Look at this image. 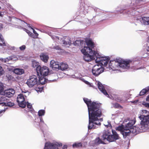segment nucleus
Listing matches in <instances>:
<instances>
[{
    "instance_id": "14",
    "label": "nucleus",
    "mask_w": 149,
    "mask_h": 149,
    "mask_svg": "<svg viewBox=\"0 0 149 149\" xmlns=\"http://www.w3.org/2000/svg\"><path fill=\"white\" fill-rule=\"evenodd\" d=\"M15 91L13 89H9L3 91L1 92L0 95L5 96L6 97L8 98L12 97L15 93Z\"/></svg>"
},
{
    "instance_id": "12",
    "label": "nucleus",
    "mask_w": 149,
    "mask_h": 149,
    "mask_svg": "<svg viewBox=\"0 0 149 149\" xmlns=\"http://www.w3.org/2000/svg\"><path fill=\"white\" fill-rule=\"evenodd\" d=\"M25 99L23 94H20L17 97V101L18 105L20 107L24 108L26 106V102H25Z\"/></svg>"
},
{
    "instance_id": "17",
    "label": "nucleus",
    "mask_w": 149,
    "mask_h": 149,
    "mask_svg": "<svg viewBox=\"0 0 149 149\" xmlns=\"http://www.w3.org/2000/svg\"><path fill=\"white\" fill-rule=\"evenodd\" d=\"M132 133L133 134H136V132H135L134 130H133L132 129H131V130H125V128L124 130L121 131V134L123 135V137L124 138H125L127 136H130L131 133Z\"/></svg>"
},
{
    "instance_id": "43",
    "label": "nucleus",
    "mask_w": 149,
    "mask_h": 149,
    "mask_svg": "<svg viewBox=\"0 0 149 149\" xmlns=\"http://www.w3.org/2000/svg\"><path fill=\"white\" fill-rule=\"evenodd\" d=\"M32 29L33 30V33L35 35V36H34L35 37V38H36L38 36V33H37V32L35 31V30L33 29V28Z\"/></svg>"
},
{
    "instance_id": "54",
    "label": "nucleus",
    "mask_w": 149,
    "mask_h": 149,
    "mask_svg": "<svg viewBox=\"0 0 149 149\" xmlns=\"http://www.w3.org/2000/svg\"><path fill=\"white\" fill-rule=\"evenodd\" d=\"M79 79L80 80H81V81H83V82H84V81H85L86 80H85L83 78H79Z\"/></svg>"
},
{
    "instance_id": "22",
    "label": "nucleus",
    "mask_w": 149,
    "mask_h": 149,
    "mask_svg": "<svg viewBox=\"0 0 149 149\" xmlns=\"http://www.w3.org/2000/svg\"><path fill=\"white\" fill-rule=\"evenodd\" d=\"M13 72L15 74L21 75L24 73V70L22 69L16 68L14 70Z\"/></svg>"
},
{
    "instance_id": "25",
    "label": "nucleus",
    "mask_w": 149,
    "mask_h": 149,
    "mask_svg": "<svg viewBox=\"0 0 149 149\" xmlns=\"http://www.w3.org/2000/svg\"><path fill=\"white\" fill-rule=\"evenodd\" d=\"M149 91V86H148L144 88L140 92L139 95L142 96L146 94Z\"/></svg>"
},
{
    "instance_id": "32",
    "label": "nucleus",
    "mask_w": 149,
    "mask_h": 149,
    "mask_svg": "<svg viewBox=\"0 0 149 149\" xmlns=\"http://www.w3.org/2000/svg\"><path fill=\"white\" fill-rule=\"evenodd\" d=\"M5 96L2 95L0 97V102H6L8 99H7Z\"/></svg>"
},
{
    "instance_id": "46",
    "label": "nucleus",
    "mask_w": 149,
    "mask_h": 149,
    "mask_svg": "<svg viewBox=\"0 0 149 149\" xmlns=\"http://www.w3.org/2000/svg\"><path fill=\"white\" fill-rule=\"evenodd\" d=\"M108 125H105V126H107V127L109 126L111 128L112 127V126L111 123V122L109 121H108Z\"/></svg>"
},
{
    "instance_id": "23",
    "label": "nucleus",
    "mask_w": 149,
    "mask_h": 149,
    "mask_svg": "<svg viewBox=\"0 0 149 149\" xmlns=\"http://www.w3.org/2000/svg\"><path fill=\"white\" fill-rule=\"evenodd\" d=\"M73 44L75 46H83L85 45L84 42L81 40H77L73 42Z\"/></svg>"
},
{
    "instance_id": "63",
    "label": "nucleus",
    "mask_w": 149,
    "mask_h": 149,
    "mask_svg": "<svg viewBox=\"0 0 149 149\" xmlns=\"http://www.w3.org/2000/svg\"><path fill=\"white\" fill-rule=\"evenodd\" d=\"M55 38H58V37L57 36H52V39H55Z\"/></svg>"
},
{
    "instance_id": "34",
    "label": "nucleus",
    "mask_w": 149,
    "mask_h": 149,
    "mask_svg": "<svg viewBox=\"0 0 149 149\" xmlns=\"http://www.w3.org/2000/svg\"><path fill=\"white\" fill-rule=\"evenodd\" d=\"M13 59L12 56H10L5 58L4 63H8V62L10 60H12Z\"/></svg>"
},
{
    "instance_id": "16",
    "label": "nucleus",
    "mask_w": 149,
    "mask_h": 149,
    "mask_svg": "<svg viewBox=\"0 0 149 149\" xmlns=\"http://www.w3.org/2000/svg\"><path fill=\"white\" fill-rule=\"evenodd\" d=\"M97 85L100 91L107 97H109V95L105 89L104 85H103L100 82L98 81L97 83Z\"/></svg>"
},
{
    "instance_id": "30",
    "label": "nucleus",
    "mask_w": 149,
    "mask_h": 149,
    "mask_svg": "<svg viewBox=\"0 0 149 149\" xmlns=\"http://www.w3.org/2000/svg\"><path fill=\"white\" fill-rule=\"evenodd\" d=\"M124 125H119L116 128V130H118L120 131L121 133V131L124 130Z\"/></svg>"
},
{
    "instance_id": "35",
    "label": "nucleus",
    "mask_w": 149,
    "mask_h": 149,
    "mask_svg": "<svg viewBox=\"0 0 149 149\" xmlns=\"http://www.w3.org/2000/svg\"><path fill=\"white\" fill-rule=\"evenodd\" d=\"M63 43L67 47H68L69 46H70V41L69 40L68 42L66 41L65 40H63Z\"/></svg>"
},
{
    "instance_id": "48",
    "label": "nucleus",
    "mask_w": 149,
    "mask_h": 149,
    "mask_svg": "<svg viewBox=\"0 0 149 149\" xmlns=\"http://www.w3.org/2000/svg\"><path fill=\"white\" fill-rule=\"evenodd\" d=\"M30 93L28 91V92H26V93L24 95V96H25L26 97L27 96L29 95L30 94Z\"/></svg>"
},
{
    "instance_id": "15",
    "label": "nucleus",
    "mask_w": 149,
    "mask_h": 149,
    "mask_svg": "<svg viewBox=\"0 0 149 149\" xmlns=\"http://www.w3.org/2000/svg\"><path fill=\"white\" fill-rule=\"evenodd\" d=\"M60 64L57 61L52 60L50 62V67L54 70H59Z\"/></svg>"
},
{
    "instance_id": "37",
    "label": "nucleus",
    "mask_w": 149,
    "mask_h": 149,
    "mask_svg": "<svg viewBox=\"0 0 149 149\" xmlns=\"http://www.w3.org/2000/svg\"><path fill=\"white\" fill-rule=\"evenodd\" d=\"M3 84L1 82H0V95L1 93L3 91Z\"/></svg>"
},
{
    "instance_id": "9",
    "label": "nucleus",
    "mask_w": 149,
    "mask_h": 149,
    "mask_svg": "<svg viewBox=\"0 0 149 149\" xmlns=\"http://www.w3.org/2000/svg\"><path fill=\"white\" fill-rule=\"evenodd\" d=\"M104 70V68L101 65L97 64L95 65L93 67L92 72L93 75L95 77H97L102 73Z\"/></svg>"
},
{
    "instance_id": "24",
    "label": "nucleus",
    "mask_w": 149,
    "mask_h": 149,
    "mask_svg": "<svg viewBox=\"0 0 149 149\" xmlns=\"http://www.w3.org/2000/svg\"><path fill=\"white\" fill-rule=\"evenodd\" d=\"M94 144L97 145H98L100 144H105L104 142L102 141L99 137L96 138L94 140Z\"/></svg>"
},
{
    "instance_id": "27",
    "label": "nucleus",
    "mask_w": 149,
    "mask_h": 149,
    "mask_svg": "<svg viewBox=\"0 0 149 149\" xmlns=\"http://www.w3.org/2000/svg\"><path fill=\"white\" fill-rule=\"evenodd\" d=\"M6 45L2 35L0 33V46H5Z\"/></svg>"
},
{
    "instance_id": "56",
    "label": "nucleus",
    "mask_w": 149,
    "mask_h": 149,
    "mask_svg": "<svg viewBox=\"0 0 149 149\" xmlns=\"http://www.w3.org/2000/svg\"><path fill=\"white\" fill-rule=\"evenodd\" d=\"M138 100H134V101H132L131 102L132 103H133L134 104V103H137L138 102Z\"/></svg>"
},
{
    "instance_id": "31",
    "label": "nucleus",
    "mask_w": 149,
    "mask_h": 149,
    "mask_svg": "<svg viewBox=\"0 0 149 149\" xmlns=\"http://www.w3.org/2000/svg\"><path fill=\"white\" fill-rule=\"evenodd\" d=\"M39 119L40 120V123L36 122V121H35V123L36 124V125H40V123H42L44 125H45L46 126V124L44 122V121L42 118L41 117H39Z\"/></svg>"
},
{
    "instance_id": "41",
    "label": "nucleus",
    "mask_w": 149,
    "mask_h": 149,
    "mask_svg": "<svg viewBox=\"0 0 149 149\" xmlns=\"http://www.w3.org/2000/svg\"><path fill=\"white\" fill-rule=\"evenodd\" d=\"M26 48V46L24 45H22L21 46L19 47V48L20 50L23 51Z\"/></svg>"
},
{
    "instance_id": "36",
    "label": "nucleus",
    "mask_w": 149,
    "mask_h": 149,
    "mask_svg": "<svg viewBox=\"0 0 149 149\" xmlns=\"http://www.w3.org/2000/svg\"><path fill=\"white\" fill-rule=\"evenodd\" d=\"M113 107H114L116 108H122V107L119 104L116 103L113 104Z\"/></svg>"
},
{
    "instance_id": "53",
    "label": "nucleus",
    "mask_w": 149,
    "mask_h": 149,
    "mask_svg": "<svg viewBox=\"0 0 149 149\" xmlns=\"http://www.w3.org/2000/svg\"><path fill=\"white\" fill-rule=\"evenodd\" d=\"M13 77L11 75H9V77H8V78L9 79H13Z\"/></svg>"
},
{
    "instance_id": "28",
    "label": "nucleus",
    "mask_w": 149,
    "mask_h": 149,
    "mask_svg": "<svg viewBox=\"0 0 149 149\" xmlns=\"http://www.w3.org/2000/svg\"><path fill=\"white\" fill-rule=\"evenodd\" d=\"M24 30L29 35L33 38H35V37L34 36V35L29 30L26 29V28L24 29Z\"/></svg>"
},
{
    "instance_id": "6",
    "label": "nucleus",
    "mask_w": 149,
    "mask_h": 149,
    "mask_svg": "<svg viewBox=\"0 0 149 149\" xmlns=\"http://www.w3.org/2000/svg\"><path fill=\"white\" fill-rule=\"evenodd\" d=\"M139 118L141 120L140 124L138 125L140 132H144L148 128L149 124V115H140L139 116Z\"/></svg>"
},
{
    "instance_id": "45",
    "label": "nucleus",
    "mask_w": 149,
    "mask_h": 149,
    "mask_svg": "<svg viewBox=\"0 0 149 149\" xmlns=\"http://www.w3.org/2000/svg\"><path fill=\"white\" fill-rule=\"evenodd\" d=\"M9 49L13 50H16V48L14 46H9Z\"/></svg>"
},
{
    "instance_id": "44",
    "label": "nucleus",
    "mask_w": 149,
    "mask_h": 149,
    "mask_svg": "<svg viewBox=\"0 0 149 149\" xmlns=\"http://www.w3.org/2000/svg\"><path fill=\"white\" fill-rule=\"evenodd\" d=\"M54 49L57 50H61V48L59 46H54Z\"/></svg>"
},
{
    "instance_id": "51",
    "label": "nucleus",
    "mask_w": 149,
    "mask_h": 149,
    "mask_svg": "<svg viewBox=\"0 0 149 149\" xmlns=\"http://www.w3.org/2000/svg\"><path fill=\"white\" fill-rule=\"evenodd\" d=\"M94 10L95 12H96V13L97 12H98V11H99L100 10V9L95 8L94 9Z\"/></svg>"
},
{
    "instance_id": "26",
    "label": "nucleus",
    "mask_w": 149,
    "mask_h": 149,
    "mask_svg": "<svg viewBox=\"0 0 149 149\" xmlns=\"http://www.w3.org/2000/svg\"><path fill=\"white\" fill-rule=\"evenodd\" d=\"M117 12H119L120 13H123V14H131L129 9L126 10L125 9L121 8L120 10H117Z\"/></svg>"
},
{
    "instance_id": "58",
    "label": "nucleus",
    "mask_w": 149,
    "mask_h": 149,
    "mask_svg": "<svg viewBox=\"0 0 149 149\" xmlns=\"http://www.w3.org/2000/svg\"><path fill=\"white\" fill-rule=\"evenodd\" d=\"M143 112L146 113H148V112L146 110H143Z\"/></svg>"
},
{
    "instance_id": "21",
    "label": "nucleus",
    "mask_w": 149,
    "mask_h": 149,
    "mask_svg": "<svg viewBox=\"0 0 149 149\" xmlns=\"http://www.w3.org/2000/svg\"><path fill=\"white\" fill-rule=\"evenodd\" d=\"M41 59L45 63H47L49 59V56L46 54L42 53L40 55Z\"/></svg>"
},
{
    "instance_id": "29",
    "label": "nucleus",
    "mask_w": 149,
    "mask_h": 149,
    "mask_svg": "<svg viewBox=\"0 0 149 149\" xmlns=\"http://www.w3.org/2000/svg\"><path fill=\"white\" fill-rule=\"evenodd\" d=\"M38 113L39 117H41L42 116L44 115L45 113V111L44 109L40 110L38 112Z\"/></svg>"
},
{
    "instance_id": "2",
    "label": "nucleus",
    "mask_w": 149,
    "mask_h": 149,
    "mask_svg": "<svg viewBox=\"0 0 149 149\" xmlns=\"http://www.w3.org/2000/svg\"><path fill=\"white\" fill-rule=\"evenodd\" d=\"M85 41L87 46H84L81 51L84 55V60L86 61H90L95 59V51L94 49V43L90 38H86Z\"/></svg>"
},
{
    "instance_id": "64",
    "label": "nucleus",
    "mask_w": 149,
    "mask_h": 149,
    "mask_svg": "<svg viewBox=\"0 0 149 149\" xmlns=\"http://www.w3.org/2000/svg\"><path fill=\"white\" fill-rule=\"evenodd\" d=\"M147 42L149 43V37L147 38Z\"/></svg>"
},
{
    "instance_id": "39",
    "label": "nucleus",
    "mask_w": 149,
    "mask_h": 149,
    "mask_svg": "<svg viewBox=\"0 0 149 149\" xmlns=\"http://www.w3.org/2000/svg\"><path fill=\"white\" fill-rule=\"evenodd\" d=\"M4 72L3 69L2 67L0 65V76H1Z\"/></svg>"
},
{
    "instance_id": "10",
    "label": "nucleus",
    "mask_w": 149,
    "mask_h": 149,
    "mask_svg": "<svg viewBox=\"0 0 149 149\" xmlns=\"http://www.w3.org/2000/svg\"><path fill=\"white\" fill-rule=\"evenodd\" d=\"M62 143L57 142H47L45 143L44 149H58V147L62 146Z\"/></svg>"
},
{
    "instance_id": "42",
    "label": "nucleus",
    "mask_w": 149,
    "mask_h": 149,
    "mask_svg": "<svg viewBox=\"0 0 149 149\" xmlns=\"http://www.w3.org/2000/svg\"><path fill=\"white\" fill-rule=\"evenodd\" d=\"M123 98L121 97L119 95L118 96V97L117 98V99L116 100V101L118 102H120L122 101L123 100Z\"/></svg>"
},
{
    "instance_id": "38",
    "label": "nucleus",
    "mask_w": 149,
    "mask_h": 149,
    "mask_svg": "<svg viewBox=\"0 0 149 149\" xmlns=\"http://www.w3.org/2000/svg\"><path fill=\"white\" fill-rule=\"evenodd\" d=\"M142 104L145 107L149 108V103L143 101L142 102Z\"/></svg>"
},
{
    "instance_id": "8",
    "label": "nucleus",
    "mask_w": 149,
    "mask_h": 149,
    "mask_svg": "<svg viewBox=\"0 0 149 149\" xmlns=\"http://www.w3.org/2000/svg\"><path fill=\"white\" fill-rule=\"evenodd\" d=\"M135 122L136 120H134L129 121L128 123L124 125L125 130H129L132 129L133 130H134L135 132H136V134L139 133L140 132L138 126L136 127L133 125Z\"/></svg>"
},
{
    "instance_id": "18",
    "label": "nucleus",
    "mask_w": 149,
    "mask_h": 149,
    "mask_svg": "<svg viewBox=\"0 0 149 149\" xmlns=\"http://www.w3.org/2000/svg\"><path fill=\"white\" fill-rule=\"evenodd\" d=\"M140 21L144 25H149V17H144L140 18Z\"/></svg>"
},
{
    "instance_id": "49",
    "label": "nucleus",
    "mask_w": 149,
    "mask_h": 149,
    "mask_svg": "<svg viewBox=\"0 0 149 149\" xmlns=\"http://www.w3.org/2000/svg\"><path fill=\"white\" fill-rule=\"evenodd\" d=\"M84 83H85L86 84L89 85L90 86H91V84L89 82L85 80Z\"/></svg>"
},
{
    "instance_id": "20",
    "label": "nucleus",
    "mask_w": 149,
    "mask_h": 149,
    "mask_svg": "<svg viewBox=\"0 0 149 149\" xmlns=\"http://www.w3.org/2000/svg\"><path fill=\"white\" fill-rule=\"evenodd\" d=\"M68 66L67 64L61 63H60L59 70L64 71L68 69Z\"/></svg>"
},
{
    "instance_id": "59",
    "label": "nucleus",
    "mask_w": 149,
    "mask_h": 149,
    "mask_svg": "<svg viewBox=\"0 0 149 149\" xmlns=\"http://www.w3.org/2000/svg\"><path fill=\"white\" fill-rule=\"evenodd\" d=\"M4 60L5 58H0V60L3 62H4Z\"/></svg>"
},
{
    "instance_id": "55",
    "label": "nucleus",
    "mask_w": 149,
    "mask_h": 149,
    "mask_svg": "<svg viewBox=\"0 0 149 149\" xmlns=\"http://www.w3.org/2000/svg\"><path fill=\"white\" fill-rule=\"evenodd\" d=\"M146 49L147 52H149V46H147L146 48Z\"/></svg>"
},
{
    "instance_id": "60",
    "label": "nucleus",
    "mask_w": 149,
    "mask_h": 149,
    "mask_svg": "<svg viewBox=\"0 0 149 149\" xmlns=\"http://www.w3.org/2000/svg\"><path fill=\"white\" fill-rule=\"evenodd\" d=\"M146 100L147 102H149V97L147 96L146 99Z\"/></svg>"
},
{
    "instance_id": "11",
    "label": "nucleus",
    "mask_w": 149,
    "mask_h": 149,
    "mask_svg": "<svg viewBox=\"0 0 149 149\" xmlns=\"http://www.w3.org/2000/svg\"><path fill=\"white\" fill-rule=\"evenodd\" d=\"M38 79L37 76L33 75L29 77V79H27L26 84L29 88H31L36 85H38Z\"/></svg>"
},
{
    "instance_id": "5",
    "label": "nucleus",
    "mask_w": 149,
    "mask_h": 149,
    "mask_svg": "<svg viewBox=\"0 0 149 149\" xmlns=\"http://www.w3.org/2000/svg\"><path fill=\"white\" fill-rule=\"evenodd\" d=\"M32 66L34 68H35L37 75L40 74L44 76L47 75L49 76L50 73L49 69L47 67L45 66L41 67L38 62L35 60L32 61Z\"/></svg>"
},
{
    "instance_id": "3",
    "label": "nucleus",
    "mask_w": 149,
    "mask_h": 149,
    "mask_svg": "<svg viewBox=\"0 0 149 149\" xmlns=\"http://www.w3.org/2000/svg\"><path fill=\"white\" fill-rule=\"evenodd\" d=\"M130 60L127 61H121L119 59L111 60L109 63V65L111 69H116L120 67L123 69H128L130 67Z\"/></svg>"
},
{
    "instance_id": "57",
    "label": "nucleus",
    "mask_w": 149,
    "mask_h": 149,
    "mask_svg": "<svg viewBox=\"0 0 149 149\" xmlns=\"http://www.w3.org/2000/svg\"><path fill=\"white\" fill-rule=\"evenodd\" d=\"M26 23L27 24V26L28 27L30 28H31V29H32L33 28L29 24H28Z\"/></svg>"
},
{
    "instance_id": "33",
    "label": "nucleus",
    "mask_w": 149,
    "mask_h": 149,
    "mask_svg": "<svg viewBox=\"0 0 149 149\" xmlns=\"http://www.w3.org/2000/svg\"><path fill=\"white\" fill-rule=\"evenodd\" d=\"M82 146V144L81 142L76 143L72 145V147L73 148H78L80 146Z\"/></svg>"
},
{
    "instance_id": "7",
    "label": "nucleus",
    "mask_w": 149,
    "mask_h": 149,
    "mask_svg": "<svg viewBox=\"0 0 149 149\" xmlns=\"http://www.w3.org/2000/svg\"><path fill=\"white\" fill-rule=\"evenodd\" d=\"M95 59L96 63H99L102 65L107 66L109 60V57L101 56L97 52L95 51Z\"/></svg>"
},
{
    "instance_id": "40",
    "label": "nucleus",
    "mask_w": 149,
    "mask_h": 149,
    "mask_svg": "<svg viewBox=\"0 0 149 149\" xmlns=\"http://www.w3.org/2000/svg\"><path fill=\"white\" fill-rule=\"evenodd\" d=\"M26 105H27V107L29 108H31L32 107V105L28 102H26Z\"/></svg>"
},
{
    "instance_id": "4",
    "label": "nucleus",
    "mask_w": 149,
    "mask_h": 149,
    "mask_svg": "<svg viewBox=\"0 0 149 149\" xmlns=\"http://www.w3.org/2000/svg\"><path fill=\"white\" fill-rule=\"evenodd\" d=\"M112 133L111 131L108 130L103 131L102 135V138L103 140H106L109 142L116 141V140L119 139L118 134L116 131L112 130Z\"/></svg>"
},
{
    "instance_id": "19",
    "label": "nucleus",
    "mask_w": 149,
    "mask_h": 149,
    "mask_svg": "<svg viewBox=\"0 0 149 149\" xmlns=\"http://www.w3.org/2000/svg\"><path fill=\"white\" fill-rule=\"evenodd\" d=\"M0 105H1L2 106L11 107L14 106V104L13 102H11L9 100H8L6 102H0Z\"/></svg>"
},
{
    "instance_id": "1",
    "label": "nucleus",
    "mask_w": 149,
    "mask_h": 149,
    "mask_svg": "<svg viewBox=\"0 0 149 149\" xmlns=\"http://www.w3.org/2000/svg\"><path fill=\"white\" fill-rule=\"evenodd\" d=\"M83 100L87 105L89 117L88 130L95 129L101 125L100 122L103 121V119L98 118L102 114L100 109L101 104L97 102H93L87 98H84Z\"/></svg>"
},
{
    "instance_id": "13",
    "label": "nucleus",
    "mask_w": 149,
    "mask_h": 149,
    "mask_svg": "<svg viewBox=\"0 0 149 149\" xmlns=\"http://www.w3.org/2000/svg\"><path fill=\"white\" fill-rule=\"evenodd\" d=\"M41 77L39 75V74L38 75V77L39 79L38 80V84H44L46 83H49L52 82L56 80L55 79H53L52 80H48L47 79H46L44 77L46 76H43L41 75Z\"/></svg>"
},
{
    "instance_id": "47",
    "label": "nucleus",
    "mask_w": 149,
    "mask_h": 149,
    "mask_svg": "<svg viewBox=\"0 0 149 149\" xmlns=\"http://www.w3.org/2000/svg\"><path fill=\"white\" fill-rule=\"evenodd\" d=\"M118 95H114L112 96V97H113V99L116 100L118 97Z\"/></svg>"
},
{
    "instance_id": "61",
    "label": "nucleus",
    "mask_w": 149,
    "mask_h": 149,
    "mask_svg": "<svg viewBox=\"0 0 149 149\" xmlns=\"http://www.w3.org/2000/svg\"><path fill=\"white\" fill-rule=\"evenodd\" d=\"M28 91H22V93H26V92H28Z\"/></svg>"
},
{
    "instance_id": "50",
    "label": "nucleus",
    "mask_w": 149,
    "mask_h": 149,
    "mask_svg": "<svg viewBox=\"0 0 149 149\" xmlns=\"http://www.w3.org/2000/svg\"><path fill=\"white\" fill-rule=\"evenodd\" d=\"M130 120V118H125L124 121V123L125 122H127L128 121H129Z\"/></svg>"
},
{
    "instance_id": "62",
    "label": "nucleus",
    "mask_w": 149,
    "mask_h": 149,
    "mask_svg": "<svg viewBox=\"0 0 149 149\" xmlns=\"http://www.w3.org/2000/svg\"><path fill=\"white\" fill-rule=\"evenodd\" d=\"M43 28L45 29H47V28H49V27L46 26H44Z\"/></svg>"
},
{
    "instance_id": "52",
    "label": "nucleus",
    "mask_w": 149,
    "mask_h": 149,
    "mask_svg": "<svg viewBox=\"0 0 149 149\" xmlns=\"http://www.w3.org/2000/svg\"><path fill=\"white\" fill-rule=\"evenodd\" d=\"M67 146L66 145H64L62 149H67Z\"/></svg>"
}]
</instances>
